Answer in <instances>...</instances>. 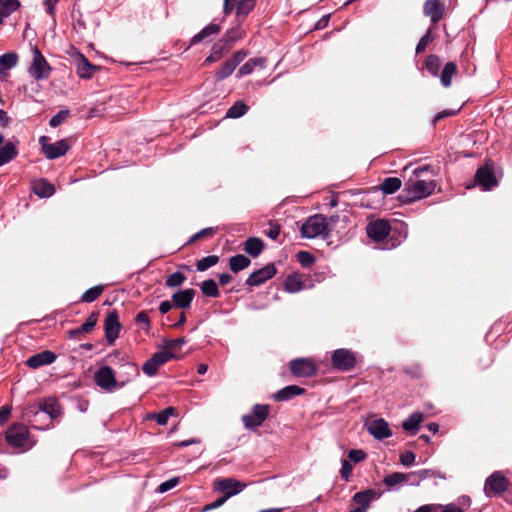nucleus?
Returning <instances> with one entry per match:
<instances>
[{
    "mask_svg": "<svg viewBox=\"0 0 512 512\" xmlns=\"http://www.w3.org/2000/svg\"><path fill=\"white\" fill-rule=\"evenodd\" d=\"M431 169L430 165H424L413 170V175L405 182L404 189L399 195L403 203H412L431 195L436 182L433 179L423 178L424 174Z\"/></svg>",
    "mask_w": 512,
    "mask_h": 512,
    "instance_id": "f257e3e1",
    "label": "nucleus"
},
{
    "mask_svg": "<svg viewBox=\"0 0 512 512\" xmlns=\"http://www.w3.org/2000/svg\"><path fill=\"white\" fill-rule=\"evenodd\" d=\"M7 443L22 450L31 449L35 442L30 440V432L24 424H13L8 428L5 434Z\"/></svg>",
    "mask_w": 512,
    "mask_h": 512,
    "instance_id": "f03ea898",
    "label": "nucleus"
},
{
    "mask_svg": "<svg viewBox=\"0 0 512 512\" xmlns=\"http://www.w3.org/2000/svg\"><path fill=\"white\" fill-rule=\"evenodd\" d=\"M301 236L303 238H315L322 236L326 238L329 236L328 223L326 216L322 214H315L310 216L301 226Z\"/></svg>",
    "mask_w": 512,
    "mask_h": 512,
    "instance_id": "7ed1b4c3",
    "label": "nucleus"
},
{
    "mask_svg": "<svg viewBox=\"0 0 512 512\" xmlns=\"http://www.w3.org/2000/svg\"><path fill=\"white\" fill-rule=\"evenodd\" d=\"M509 485V479L501 471H495L486 479L484 493L487 497H497L502 495Z\"/></svg>",
    "mask_w": 512,
    "mask_h": 512,
    "instance_id": "20e7f679",
    "label": "nucleus"
},
{
    "mask_svg": "<svg viewBox=\"0 0 512 512\" xmlns=\"http://www.w3.org/2000/svg\"><path fill=\"white\" fill-rule=\"evenodd\" d=\"M270 413V405L255 404L249 414L242 416V421L247 429L253 430L260 427L268 418Z\"/></svg>",
    "mask_w": 512,
    "mask_h": 512,
    "instance_id": "39448f33",
    "label": "nucleus"
},
{
    "mask_svg": "<svg viewBox=\"0 0 512 512\" xmlns=\"http://www.w3.org/2000/svg\"><path fill=\"white\" fill-rule=\"evenodd\" d=\"M290 372L295 377L310 378L317 374L318 366L311 358H296L289 363Z\"/></svg>",
    "mask_w": 512,
    "mask_h": 512,
    "instance_id": "423d86ee",
    "label": "nucleus"
},
{
    "mask_svg": "<svg viewBox=\"0 0 512 512\" xmlns=\"http://www.w3.org/2000/svg\"><path fill=\"white\" fill-rule=\"evenodd\" d=\"M39 144L45 157L50 160L64 156L70 148L67 140L62 139L55 143H50L47 136H41Z\"/></svg>",
    "mask_w": 512,
    "mask_h": 512,
    "instance_id": "0eeeda50",
    "label": "nucleus"
},
{
    "mask_svg": "<svg viewBox=\"0 0 512 512\" xmlns=\"http://www.w3.org/2000/svg\"><path fill=\"white\" fill-rule=\"evenodd\" d=\"M173 358H177V355L163 347V350L155 353L143 364L142 370L147 376H154L162 365Z\"/></svg>",
    "mask_w": 512,
    "mask_h": 512,
    "instance_id": "6e6552de",
    "label": "nucleus"
},
{
    "mask_svg": "<svg viewBox=\"0 0 512 512\" xmlns=\"http://www.w3.org/2000/svg\"><path fill=\"white\" fill-rule=\"evenodd\" d=\"M33 53V59L31 66L29 68V74L35 79V80H42L47 79L50 75L51 68L44 58V56L41 54L39 49L37 47H34L32 49Z\"/></svg>",
    "mask_w": 512,
    "mask_h": 512,
    "instance_id": "1a4fd4ad",
    "label": "nucleus"
},
{
    "mask_svg": "<svg viewBox=\"0 0 512 512\" xmlns=\"http://www.w3.org/2000/svg\"><path fill=\"white\" fill-rule=\"evenodd\" d=\"M331 363L337 370L350 371L356 364V357L351 350L340 348L333 352Z\"/></svg>",
    "mask_w": 512,
    "mask_h": 512,
    "instance_id": "9d476101",
    "label": "nucleus"
},
{
    "mask_svg": "<svg viewBox=\"0 0 512 512\" xmlns=\"http://www.w3.org/2000/svg\"><path fill=\"white\" fill-rule=\"evenodd\" d=\"M474 180L483 190H491L498 184L492 161L488 160L484 166L477 169Z\"/></svg>",
    "mask_w": 512,
    "mask_h": 512,
    "instance_id": "9b49d317",
    "label": "nucleus"
},
{
    "mask_svg": "<svg viewBox=\"0 0 512 512\" xmlns=\"http://www.w3.org/2000/svg\"><path fill=\"white\" fill-rule=\"evenodd\" d=\"M391 232V225L388 220L377 219L366 225V233L375 242L385 240Z\"/></svg>",
    "mask_w": 512,
    "mask_h": 512,
    "instance_id": "f8f14e48",
    "label": "nucleus"
},
{
    "mask_svg": "<svg viewBox=\"0 0 512 512\" xmlns=\"http://www.w3.org/2000/svg\"><path fill=\"white\" fill-rule=\"evenodd\" d=\"M471 499L469 496H461L458 499V503H450L445 506L443 505H422L418 507L414 512H433L437 509H442V512H463L464 509L470 506Z\"/></svg>",
    "mask_w": 512,
    "mask_h": 512,
    "instance_id": "ddd939ff",
    "label": "nucleus"
},
{
    "mask_svg": "<svg viewBox=\"0 0 512 512\" xmlns=\"http://www.w3.org/2000/svg\"><path fill=\"white\" fill-rule=\"evenodd\" d=\"M276 273L277 269L275 265L273 263H269L264 267L251 273L246 280V284L251 287L259 286L273 278L276 275Z\"/></svg>",
    "mask_w": 512,
    "mask_h": 512,
    "instance_id": "4468645a",
    "label": "nucleus"
},
{
    "mask_svg": "<svg viewBox=\"0 0 512 512\" xmlns=\"http://www.w3.org/2000/svg\"><path fill=\"white\" fill-rule=\"evenodd\" d=\"M367 431L377 440H383L392 435V431L386 420L379 418L365 424Z\"/></svg>",
    "mask_w": 512,
    "mask_h": 512,
    "instance_id": "2eb2a0df",
    "label": "nucleus"
},
{
    "mask_svg": "<svg viewBox=\"0 0 512 512\" xmlns=\"http://www.w3.org/2000/svg\"><path fill=\"white\" fill-rule=\"evenodd\" d=\"M379 496L380 494L372 489L357 492L352 498L355 507L350 512H364L369 507L371 501L379 498Z\"/></svg>",
    "mask_w": 512,
    "mask_h": 512,
    "instance_id": "dca6fc26",
    "label": "nucleus"
},
{
    "mask_svg": "<svg viewBox=\"0 0 512 512\" xmlns=\"http://www.w3.org/2000/svg\"><path fill=\"white\" fill-rule=\"evenodd\" d=\"M95 382L104 390L111 391L116 387L114 371L109 366L100 368L95 373Z\"/></svg>",
    "mask_w": 512,
    "mask_h": 512,
    "instance_id": "f3484780",
    "label": "nucleus"
},
{
    "mask_svg": "<svg viewBox=\"0 0 512 512\" xmlns=\"http://www.w3.org/2000/svg\"><path fill=\"white\" fill-rule=\"evenodd\" d=\"M120 322L116 312H110L105 319V336L109 344L115 342L120 332Z\"/></svg>",
    "mask_w": 512,
    "mask_h": 512,
    "instance_id": "a211bd4d",
    "label": "nucleus"
},
{
    "mask_svg": "<svg viewBox=\"0 0 512 512\" xmlns=\"http://www.w3.org/2000/svg\"><path fill=\"white\" fill-rule=\"evenodd\" d=\"M423 12L431 18L433 24H437L444 15V6L439 0H427L424 4Z\"/></svg>",
    "mask_w": 512,
    "mask_h": 512,
    "instance_id": "6ab92c4d",
    "label": "nucleus"
},
{
    "mask_svg": "<svg viewBox=\"0 0 512 512\" xmlns=\"http://www.w3.org/2000/svg\"><path fill=\"white\" fill-rule=\"evenodd\" d=\"M305 393L306 390L304 388L297 385H289L272 394L271 398L277 402L289 401L295 396H300Z\"/></svg>",
    "mask_w": 512,
    "mask_h": 512,
    "instance_id": "aec40b11",
    "label": "nucleus"
},
{
    "mask_svg": "<svg viewBox=\"0 0 512 512\" xmlns=\"http://www.w3.org/2000/svg\"><path fill=\"white\" fill-rule=\"evenodd\" d=\"M55 359L56 355L53 352L46 350L31 356L30 358H28L26 363L29 367L35 369L44 365H49L53 363Z\"/></svg>",
    "mask_w": 512,
    "mask_h": 512,
    "instance_id": "412c9836",
    "label": "nucleus"
},
{
    "mask_svg": "<svg viewBox=\"0 0 512 512\" xmlns=\"http://www.w3.org/2000/svg\"><path fill=\"white\" fill-rule=\"evenodd\" d=\"M458 66L454 61L447 62L441 73H439L440 82L443 87L449 88L452 85V78L457 75Z\"/></svg>",
    "mask_w": 512,
    "mask_h": 512,
    "instance_id": "4be33fe9",
    "label": "nucleus"
},
{
    "mask_svg": "<svg viewBox=\"0 0 512 512\" xmlns=\"http://www.w3.org/2000/svg\"><path fill=\"white\" fill-rule=\"evenodd\" d=\"M265 247L264 241L258 237H250L244 242L243 249L251 257L257 258Z\"/></svg>",
    "mask_w": 512,
    "mask_h": 512,
    "instance_id": "5701e85b",
    "label": "nucleus"
},
{
    "mask_svg": "<svg viewBox=\"0 0 512 512\" xmlns=\"http://www.w3.org/2000/svg\"><path fill=\"white\" fill-rule=\"evenodd\" d=\"M18 55L14 52L6 53L0 56V79L8 75V70L16 66Z\"/></svg>",
    "mask_w": 512,
    "mask_h": 512,
    "instance_id": "b1692460",
    "label": "nucleus"
},
{
    "mask_svg": "<svg viewBox=\"0 0 512 512\" xmlns=\"http://www.w3.org/2000/svg\"><path fill=\"white\" fill-rule=\"evenodd\" d=\"M32 190L33 192L41 198H48L52 196L55 192V189L52 184H50L45 179H38L32 182Z\"/></svg>",
    "mask_w": 512,
    "mask_h": 512,
    "instance_id": "393cba45",
    "label": "nucleus"
},
{
    "mask_svg": "<svg viewBox=\"0 0 512 512\" xmlns=\"http://www.w3.org/2000/svg\"><path fill=\"white\" fill-rule=\"evenodd\" d=\"M195 295L193 289H185L175 293L172 297L175 305L180 308H187L190 306Z\"/></svg>",
    "mask_w": 512,
    "mask_h": 512,
    "instance_id": "a878e982",
    "label": "nucleus"
},
{
    "mask_svg": "<svg viewBox=\"0 0 512 512\" xmlns=\"http://www.w3.org/2000/svg\"><path fill=\"white\" fill-rule=\"evenodd\" d=\"M39 409L51 418H57L61 414V408L58 402L54 398H48L40 401Z\"/></svg>",
    "mask_w": 512,
    "mask_h": 512,
    "instance_id": "bb28decb",
    "label": "nucleus"
},
{
    "mask_svg": "<svg viewBox=\"0 0 512 512\" xmlns=\"http://www.w3.org/2000/svg\"><path fill=\"white\" fill-rule=\"evenodd\" d=\"M18 154L16 144L8 141L0 148V166L13 160Z\"/></svg>",
    "mask_w": 512,
    "mask_h": 512,
    "instance_id": "cd10ccee",
    "label": "nucleus"
},
{
    "mask_svg": "<svg viewBox=\"0 0 512 512\" xmlns=\"http://www.w3.org/2000/svg\"><path fill=\"white\" fill-rule=\"evenodd\" d=\"M424 415L421 412L412 413L403 423L402 427L405 431L415 434L418 431L420 423L423 421Z\"/></svg>",
    "mask_w": 512,
    "mask_h": 512,
    "instance_id": "c85d7f7f",
    "label": "nucleus"
},
{
    "mask_svg": "<svg viewBox=\"0 0 512 512\" xmlns=\"http://www.w3.org/2000/svg\"><path fill=\"white\" fill-rule=\"evenodd\" d=\"M248 51L240 49L232 54V56L226 60V77H228L235 68L246 58Z\"/></svg>",
    "mask_w": 512,
    "mask_h": 512,
    "instance_id": "c756f323",
    "label": "nucleus"
},
{
    "mask_svg": "<svg viewBox=\"0 0 512 512\" xmlns=\"http://www.w3.org/2000/svg\"><path fill=\"white\" fill-rule=\"evenodd\" d=\"M255 0H239L235 3L236 16L239 21L244 20L247 15L254 9Z\"/></svg>",
    "mask_w": 512,
    "mask_h": 512,
    "instance_id": "7c9ffc66",
    "label": "nucleus"
},
{
    "mask_svg": "<svg viewBox=\"0 0 512 512\" xmlns=\"http://www.w3.org/2000/svg\"><path fill=\"white\" fill-rule=\"evenodd\" d=\"M250 264H251V260L243 254H237L235 256H232L229 259L230 269L234 273H237V272L247 268Z\"/></svg>",
    "mask_w": 512,
    "mask_h": 512,
    "instance_id": "2f4dec72",
    "label": "nucleus"
},
{
    "mask_svg": "<svg viewBox=\"0 0 512 512\" xmlns=\"http://www.w3.org/2000/svg\"><path fill=\"white\" fill-rule=\"evenodd\" d=\"M248 110L249 106L244 101L238 100L226 111V118H240L245 115Z\"/></svg>",
    "mask_w": 512,
    "mask_h": 512,
    "instance_id": "473e14b6",
    "label": "nucleus"
},
{
    "mask_svg": "<svg viewBox=\"0 0 512 512\" xmlns=\"http://www.w3.org/2000/svg\"><path fill=\"white\" fill-rule=\"evenodd\" d=\"M20 6L18 0H0V23Z\"/></svg>",
    "mask_w": 512,
    "mask_h": 512,
    "instance_id": "72a5a7b5",
    "label": "nucleus"
},
{
    "mask_svg": "<svg viewBox=\"0 0 512 512\" xmlns=\"http://www.w3.org/2000/svg\"><path fill=\"white\" fill-rule=\"evenodd\" d=\"M402 181L398 177H387L381 183L380 189L384 194H393L401 188Z\"/></svg>",
    "mask_w": 512,
    "mask_h": 512,
    "instance_id": "f704fd0d",
    "label": "nucleus"
},
{
    "mask_svg": "<svg viewBox=\"0 0 512 512\" xmlns=\"http://www.w3.org/2000/svg\"><path fill=\"white\" fill-rule=\"evenodd\" d=\"M96 70L97 67L90 64L88 60L84 57H81L80 61L77 64V72L81 78H91Z\"/></svg>",
    "mask_w": 512,
    "mask_h": 512,
    "instance_id": "c9c22d12",
    "label": "nucleus"
},
{
    "mask_svg": "<svg viewBox=\"0 0 512 512\" xmlns=\"http://www.w3.org/2000/svg\"><path fill=\"white\" fill-rule=\"evenodd\" d=\"M285 290L290 293H296L303 289V281L299 274H290L285 280Z\"/></svg>",
    "mask_w": 512,
    "mask_h": 512,
    "instance_id": "e433bc0d",
    "label": "nucleus"
},
{
    "mask_svg": "<svg viewBox=\"0 0 512 512\" xmlns=\"http://www.w3.org/2000/svg\"><path fill=\"white\" fill-rule=\"evenodd\" d=\"M246 487V483L234 478H226V500L238 494Z\"/></svg>",
    "mask_w": 512,
    "mask_h": 512,
    "instance_id": "4c0bfd02",
    "label": "nucleus"
},
{
    "mask_svg": "<svg viewBox=\"0 0 512 512\" xmlns=\"http://www.w3.org/2000/svg\"><path fill=\"white\" fill-rule=\"evenodd\" d=\"M409 480V475L401 472H394L384 477L383 483L389 487L393 488L398 484L405 483Z\"/></svg>",
    "mask_w": 512,
    "mask_h": 512,
    "instance_id": "58836bf2",
    "label": "nucleus"
},
{
    "mask_svg": "<svg viewBox=\"0 0 512 512\" xmlns=\"http://www.w3.org/2000/svg\"><path fill=\"white\" fill-rule=\"evenodd\" d=\"M424 67L432 76L437 77L441 67L440 57L434 54L429 55L424 61Z\"/></svg>",
    "mask_w": 512,
    "mask_h": 512,
    "instance_id": "ea45409f",
    "label": "nucleus"
},
{
    "mask_svg": "<svg viewBox=\"0 0 512 512\" xmlns=\"http://www.w3.org/2000/svg\"><path fill=\"white\" fill-rule=\"evenodd\" d=\"M220 31H221L220 25L210 24V25L206 26L205 28H203L198 34H196L192 38V43H198L209 36L217 35Z\"/></svg>",
    "mask_w": 512,
    "mask_h": 512,
    "instance_id": "a19ab883",
    "label": "nucleus"
},
{
    "mask_svg": "<svg viewBox=\"0 0 512 512\" xmlns=\"http://www.w3.org/2000/svg\"><path fill=\"white\" fill-rule=\"evenodd\" d=\"M493 362L494 358L490 352L482 353L476 361V368L480 372L486 371L492 366Z\"/></svg>",
    "mask_w": 512,
    "mask_h": 512,
    "instance_id": "79ce46f5",
    "label": "nucleus"
},
{
    "mask_svg": "<svg viewBox=\"0 0 512 512\" xmlns=\"http://www.w3.org/2000/svg\"><path fill=\"white\" fill-rule=\"evenodd\" d=\"M103 290V285H97L86 290L81 297L82 302L91 303L95 301L102 294Z\"/></svg>",
    "mask_w": 512,
    "mask_h": 512,
    "instance_id": "37998d69",
    "label": "nucleus"
},
{
    "mask_svg": "<svg viewBox=\"0 0 512 512\" xmlns=\"http://www.w3.org/2000/svg\"><path fill=\"white\" fill-rule=\"evenodd\" d=\"M175 414V408L168 407L162 410L159 413L152 414L150 418L154 419L157 424L165 425L168 422V419Z\"/></svg>",
    "mask_w": 512,
    "mask_h": 512,
    "instance_id": "c03bdc74",
    "label": "nucleus"
},
{
    "mask_svg": "<svg viewBox=\"0 0 512 512\" xmlns=\"http://www.w3.org/2000/svg\"><path fill=\"white\" fill-rule=\"evenodd\" d=\"M201 291L204 295L209 296V297H215L219 294L217 284L212 279L205 280L201 284Z\"/></svg>",
    "mask_w": 512,
    "mask_h": 512,
    "instance_id": "a18cd8bd",
    "label": "nucleus"
},
{
    "mask_svg": "<svg viewBox=\"0 0 512 512\" xmlns=\"http://www.w3.org/2000/svg\"><path fill=\"white\" fill-rule=\"evenodd\" d=\"M219 261V257L216 255H210L197 261L196 267L198 271H205L208 268L216 265Z\"/></svg>",
    "mask_w": 512,
    "mask_h": 512,
    "instance_id": "49530a36",
    "label": "nucleus"
},
{
    "mask_svg": "<svg viewBox=\"0 0 512 512\" xmlns=\"http://www.w3.org/2000/svg\"><path fill=\"white\" fill-rule=\"evenodd\" d=\"M297 261L305 268L310 267L315 262V257L307 251H299L296 254Z\"/></svg>",
    "mask_w": 512,
    "mask_h": 512,
    "instance_id": "de8ad7c7",
    "label": "nucleus"
},
{
    "mask_svg": "<svg viewBox=\"0 0 512 512\" xmlns=\"http://www.w3.org/2000/svg\"><path fill=\"white\" fill-rule=\"evenodd\" d=\"M98 315L96 313H91L86 321L79 327V331L82 333H90L97 324Z\"/></svg>",
    "mask_w": 512,
    "mask_h": 512,
    "instance_id": "09e8293b",
    "label": "nucleus"
},
{
    "mask_svg": "<svg viewBox=\"0 0 512 512\" xmlns=\"http://www.w3.org/2000/svg\"><path fill=\"white\" fill-rule=\"evenodd\" d=\"M434 36L432 35L431 29H428L426 34L421 37L419 40L417 46H416V53L421 54L426 50L427 45L434 40Z\"/></svg>",
    "mask_w": 512,
    "mask_h": 512,
    "instance_id": "8fccbe9b",
    "label": "nucleus"
},
{
    "mask_svg": "<svg viewBox=\"0 0 512 512\" xmlns=\"http://www.w3.org/2000/svg\"><path fill=\"white\" fill-rule=\"evenodd\" d=\"M186 277L181 272H175L167 277L166 285L168 287H178L183 284Z\"/></svg>",
    "mask_w": 512,
    "mask_h": 512,
    "instance_id": "3c124183",
    "label": "nucleus"
},
{
    "mask_svg": "<svg viewBox=\"0 0 512 512\" xmlns=\"http://www.w3.org/2000/svg\"><path fill=\"white\" fill-rule=\"evenodd\" d=\"M243 37V31L242 30H231L226 32V50L230 48V45L235 43L237 40L241 39Z\"/></svg>",
    "mask_w": 512,
    "mask_h": 512,
    "instance_id": "603ef678",
    "label": "nucleus"
},
{
    "mask_svg": "<svg viewBox=\"0 0 512 512\" xmlns=\"http://www.w3.org/2000/svg\"><path fill=\"white\" fill-rule=\"evenodd\" d=\"M459 112H460V108L459 109H445L435 115V117L432 120V124L435 126L440 120L447 118V117L455 116Z\"/></svg>",
    "mask_w": 512,
    "mask_h": 512,
    "instance_id": "864d4df0",
    "label": "nucleus"
},
{
    "mask_svg": "<svg viewBox=\"0 0 512 512\" xmlns=\"http://www.w3.org/2000/svg\"><path fill=\"white\" fill-rule=\"evenodd\" d=\"M69 115V111L68 110H61L59 111L56 115H54L51 119H50V126L51 127H57L59 125H61L65 119L68 117Z\"/></svg>",
    "mask_w": 512,
    "mask_h": 512,
    "instance_id": "5fc2aeb1",
    "label": "nucleus"
},
{
    "mask_svg": "<svg viewBox=\"0 0 512 512\" xmlns=\"http://www.w3.org/2000/svg\"><path fill=\"white\" fill-rule=\"evenodd\" d=\"M178 482H179L178 477L171 478V479L161 483L157 488V492L165 493V492L171 490L172 488H174L178 484Z\"/></svg>",
    "mask_w": 512,
    "mask_h": 512,
    "instance_id": "6e6d98bb",
    "label": "nucleus"
},
{
    "mask_svg": "<svg viewBox=\"0 0 512 512\" xmlns=\"http://www.w3.org/2000/svg\"><path fill=\"white\" fill-rule=\"evenodd\" d=\"M366 456V453L362 449H352L348 452L349 460L355 463L363 461Z\"/></svg>",
    "mask_w": 512,
    "mask_h": 512,
    "instance_id": "4d7b16f0",
    "label": "nucleus"
},
{
    "mask_svg": "<svg viewBox=\"0 0 512 512\" xmlns=\"http://www.w3.org/2000/svg\"><path fill=\"white\" fill-rule=\"evenodd\" d=\"M223 54V45L216 44L213 47L212 53L207 57L206 62H215L222 58Z\"/></svg>",
    "mask_w": 512,
    "mask_h": 512,
    "instance_id": "13d9d810",
    "label": "nucleus"
},
{
    "mask_svg": "<svg viewBox=\"0 0 512 512\" xmlns=\"http://www.w3.org/2000/svg\"><path fill=\"white\" fill-rule=\"evenodd\" d=\"M415 454L412 451H406L400 455V463L404 466L410 467L415 462Z\"/></svg>",
    "mask_w": 512,
    "mask_h": 512,
    "instance_id": "bf43d9fd",
    "label": "nucleus"
},
{
    "mask_svg": "<svg viewBox=\"0 0 512 512\" xmlns=\"http://www.w3.org/2000/svg\"><path fill=\"white\" fill-rule=\"evenodd\" d=\"M352 470H353V466L350 463V461L347 459L342 460V467L340 470V474L344 480L347 481L349 479V477L352 473Z\"/></svg>",
    "mask_w": 512,
    "mask_h": 512,
    "instance_id": "052dcab7",
    "label": "nucleus"
},
{
    "mask_svg": "<svg viewBox=\"0 0 512 512\" xmlns=\"http://www.w3.org/2000/svg\"><path fill=\"white\" fill-rule=\"evenodd\" d=\"M186 341L184 338H178V339H175V340H170V341H167L164 345V347L168 350V351H171L173 353L176 354V349L178 347H180L181 345L185 344Z\"/></svg>",
    "mask_w": 512,
    "mask_h": 512,
    "instance_id": "680f3d73",
    "label": "nucleus"
},
{
    "mask_svg": "<svg viewBox=\"0 0 512 512\" xmlns=\"http://www.w3.org/2000/svg\"><path fill=\"white\" fill-rule=\"evenodd\" d=\"M281 227L277 223L270 222V227L265 231V234L272 240H276L280 234Z\"/></svg>",
    "mask_w": 512,
    "mask_h": 512,
    "instance_id": "e2e57ef3",
    "label": "nucleus"
},
{
    "mask_svg": "<svg viewBox=\"0 0 512 512\" xmlns=\"http://www.w3.org/2000/svg\"><path fill=\"white\" fill-rule=\"evenodd\" d=\"M253 64L252 61L249 59L246 63H244L237 72V77L240 78L244 75H249L253 72Z\"/></svg>",
    "mask_w": 512,
    "mask_h": 512,
    "instance_id": "0e129e2a",
    "label": "nucleus"
},
{
    "mask_svg": "<svg viewBox=\"0 0 512 512\" xmlns=\"http://www.w3.org/2000/svg\"><path fill=\"white\" fill-rule=\"evenodd\" d=\"M136 323L142 326L145 329H148L150 326V319L146 312H140L136 316Z\"/></svg>",
    "mask_w": 512,
    "mask_h": 512,
    "instance_id": "69168bd1",
    "label": "nucleus"
},
{
    "mask_svg": "<svg viewBox=\"0 0 512 512\" xmlns=\"http://www.w3.org/2000/svg\"><path fill=\"white\" fill-rule=\"evenodd\" d=\"M223 503H224V495L218 497L214 502H212L210 504H206L203 507L202 512H208L210 510L216 509V508L220 507Z\"/></svg>",
    "mask_w": 512,
    "mask_h": 512,
    "instance_id": "338daca9",
    "label": "nucleus"
},
{
    "mask_svg": "<svg viewBox=\"0 0 512 512\" xmlns=\"http://www.w3.org/2000/svg\"><path fill=\"white\" fill-rule=\"evenodd\" d=\"M404 372L414 378L421 376V368L419 365L407 366L404 368Z\"/></svg>",
    "mask_w": 512,
    "mask_h": 512,
    "instance_id": "774afa93",
    "label": "nucleus"
}]
</instances>
